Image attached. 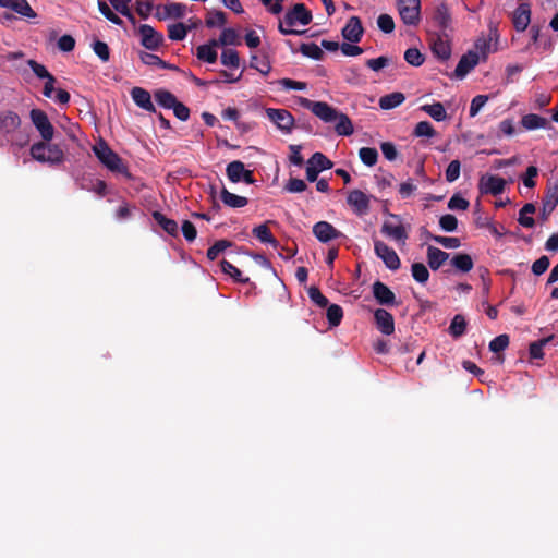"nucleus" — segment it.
I'll use <instances>...</instances> for the list:
<instances>
[{
  "label": "nucleus",
  "instance_id": "c03bdc74",
  "mask_svg": "<svg viewBox=\"0 0 558 558\" xmlns=\"http://www.w3.org/2000/svg\"><path fill=\"white\" fill-rule=\"evenodd\" d=\"M359 157L365 166L373 167L378 160V151L373 147H362L359 150Z\"/></svg>",
  "mask_w": 558,
  "mask_h": 558
},
{
  "label": "nucleus",
  "instance_id": "f704fd0d",
  "mask_svg": "<svg viewBox=\"0 0 558 558\" xmlns=\"http://www.w3.org/2000/svg\"><path fill=\"white\" fill-rule=\"evenodd\" d=\"M336 121L335 131L338 135L350 136L354 132L352 121L345 113L339 112V117Z\"/></svg>",
  "mask_w": 558,
  "mask_h": 558
},
{
  "label": "nucleus",
  "instance_id": "20e7f679",
  "mask_svg": "<svg viewBox=\"0 0 558 558\" xmlns=\"http://www.w3.org/2000/svg\"><path fill=\"white\" fill-rule=\"evenodd\" d=\"M397 8L405 25H418L421 21V0H397Z\"/></svg>",
  "mask_w": 558,
  "mask_h": 558
},
{
  "label": "nucleus",
  "instance_id": "0eeeda50",
  "mask_svg": "<svg viewBox=\"0 0 558 558\" xmlns=\"http://www.w3.org/2000/svg\"><path fill=\"white\" fill-rule=\"evenodd\" d=\"M267 118L286 134H290L294 126V117L287 109H266Z\"/></svg>",
  "mask_w": 558,
  "mask_h": 558
},
{
  "label": "nucleus",
  "instance_id": "c9c22d12",
  "mask_svg": "<svg viewBox=\"0 0 558 558\" xmlns=\"http://www.w3.org/2000/svg\"><path fill=\"white\" fill-rule=\"evenodd\" d=\"M222 272L229 275L234 281L240 283H248L250 278L243 277L242 272L239 268H236L232 263L222 259L220 263Z\"/></svg>",
  "mask_w": 558,
  "mask_h": 558
},
{
  "label": "nucleus",
  "instance_id": "aec40b11",
  "mask_svg": "<svg viewBox=\"0 0 558 558\" xmlns=\"http://www.w3.org/2000/svg\"><path fill=\"white\" fill-rule=\"evenodd\" d=\"M478 54L472 50L468 51L459 60L454 70V76L457 78H463L465 75L478 64Z\"/></svg>",
  "mask_w": 558,
  "mask_h": 558
},
{
  "label": "nucleus",
  "instance_id": "c85d7f7f",
  "mask_svg": "<svg viewBox=\"0 0 558 558\" xmlns=\"http://www.w3.org/2000/svg\"><path fill=\"white\" fill-rule=\"evenodd\" d=\"M521 125L525 130L545 129L549 125L548 120L535 113H527L522 117Z\"/></svg>",
  "mask_w": 558,
  "mask_h": 558
},
{
  "label": "nucleus",
  "instance_id": "f8f14e48",
  "mask_svg": "<svg viewBox=\"0 0 558 558\" xmlns=\"http://www.w3.org/2000/svg\"><path fill=\"white\" fill-rule=\"evenodd\" d=\"M141 44L148 50H157L163 44L161 33L155 31L150 25L143 24L138 27Z\"/></svg>",
  "mask_w": 558,
  "mask_h": 558
},
{
  "label": "nucleus",
  "instance_id": "8fccbe9b",
  "mask_svg": "<svg viewBox=\"0 0 558 558\" xmlns=\"http://www.w3.org/2000/svg\"><path fill=\"white\" fill-rule=\"evenodd\" d=\"M232 243L228 240H219L215 242L208 250H207V258L209 260H215L218 255L223 252L226 248L230 247Z\"/></svg>",
  "mask_w": 558,
  "mask_h": 558
},
{
  "label": "nucleus",
  "instance_id": "cd10ccee",
  "mask_svg": "<svg viewBox=\"0 0 558 558\" xmlns=\"http://www.w3.org/2000/svg\"><path fill=\"white\" fill-rule=\"evenodd\" d=\"M252 233L262 243L270 244L274 247H278V245H279V242L272 235L267 223L256 226L255 228H253Z\"/></svg>",
  "mask_w": 558,
  "mask_h": 558
},
{
  "label": "nucleus",
  "instance_id": "dca6fc26",
  "mask_svg": "<svg viewBox=\"0 0 558 558\" xmlns=\"http://www.w3.org/2000/svg\"><path fill=\"white\" fill-rule=\"evenodd\" d=\"M506 186V180L497 175H483L480 180V191L483 194L497 196Z\"/></svg>",
  "mask_w": 558,
  "mask_h": 558
},
{
  "label": "nucleus",
  "instance_id": "423d86ee",
  "mask_svg": "<svg viewBox=\"0 0 558 558\" xmlns=\"http://www.w3.org/2000/svg\"><path fill=\"white\" fill-rule=\"evenodd\" d=\"M374 252L378 258H380L386 267L390 270H398L401 266L400 258L396 251L388 246L385 242L380 240L374 241Z\"/></svg>",
  "mask_w": 558,
  "mask_h": 558
},
{
  "label": "nucleus",
  "instance_id": "bb28decb",
  "mask_svg": "<svg viewBox=\"0 0 558 558\" xmlns=\"http://www.w3.org/2000/svg\"><path fill=\"white\" fill-rule=\"evenodd\" d=\"M220 198L226 206L231 208H242L248 204V199L246 197L235 195L229 192L226 187H222Z\"/></svg>",
  "mask_w": 558,
  "mask_h": 558
},
{
  "label": "nucleus",
  "instance_id": "7c9ffc66",
  "mask_svg": "<svg viewBox=\"0 0 558 558\" xmlns=\"http://www.w3.org/2000/svg\"><path fill=\"white\" fill-rule=\"evenodd\" d=\"M545 211H554L558 205V183L549 184L543 197Z\"/></svg>",
  "mask_w": 558,
  "mask_h": 558
},
{
  "label": "nucleus",
  "instance_id": "b1692460",
  "mask_svg": "<svg viewBox=\"0 0 558 558\" xmlns=\"http://www.w3.org/2000/svg\"><path fill=\"white\" fill-rule=\"evenodd\" d=\"M449 258V254L435 246L427 248V263L432 270H438Z\"/></svg>",
  "mask_w": 558,
  "mask_h": 558
},
{
  "label": "nucleus",
  "instance_id": "4d7b16f0",
  "mask_svg": "<svg viewBox=\"0 0 558 558\" xmlns=\"http://www.w3.org/2000/svg\"><path fill=\"white\" fill-rule=\"evenodd\" d=\"M404 60L413 66H420L423 64L425 58L421 51L416 48H409L404 52Z\"/></svg>",
  "mask_w": 558,
  "mask_h": 558
},
{
  "label": "nucleus",
  "instance_id": "473e14b6",
  "mask_svg": "<svg viewBox=\"0 0 558 558\" xmlns=\"http://www.w3.org/2000/svg\"><path fill=\"white\" fill-rule=\"evenodd\" d=\"M405 97L402 93L395 92L380 97L379 107L384 110L393 109L404 101Z\"/></svg>",
  "mask_w": 558,
  "mask_h": 558
},
{
  "label": "nucleus",
  "instance_id": "0e129e2a",
  "mask_svg": "<svg viewBox=\"0 0 558 558\" xmlns=\"http://www.w3.org/2000/svg\"><path fill=\"white\" fill-rule=\"evenodd\" d=\"M307 189L306 183L302 179L290 178L284 185V190L289 193H301Z\"/></svg>",
  "mask_w": 558,
  "mask_h": 558
},
{
  "label": "nucleus",
  "instance_id": "e433bc0d",
  "mask_svg": "<svg viewBox=\"0 0 558 558\" xmlns=\"http://www.w3.org/2000/svg\"><path fill=\"white\" fill-rule=\"evenodd\" d=\"M421 110L430 116L435 121L440 122L447 119V113L441 102H434L432 105H423Z\"/></svg>",
  "mask_w": 558,
  "mask_h": 558
},
{
  "label": "nucleus",
  "instance_id": "603ef678",
  "mask_svg": "<svg viewBox=\"0 0 558 558\" xmlns=\"http://www.w3.org/2000/svg\"><path fill=\"white\" fill-rule=\"evenodd\" d=\"M218 45H240L239 35L233 28H225L219 37Z\"/></svg>",
  "mask_w": 558,
  "mask_h": 558
},
{
  "label": "nucleus",
  "instance_id": "6ab92c4d",
  "mask_svg": "<svg viewBox=\"0 0 558 558\" xmlns=\"http://www.w3.org/2000/svg\"><path fill=\"white\" fill-rule=\"evenodd\" d=\"M374 318L377 329L386 335L390 336L395 331V319L393 316L385 308H377L374 312Z\"/></svg>",
  "mask_w": 558,
  "mask_h": 558
},
{
  "label": "nucleus",
  "instance_id": "4c0bfd02",
  "mask_svg": "<svg viewBox=\"0 0 558 558\" xmlns=\"http://www.w3.org/2000/svg\"><path fill=\"white\" fill-rule=\"evenodd\" d=\"M466 331V320L463 315L457 314L452 318L450 326H449V333L453 338H460L463 336Z\"/></svg>",
  "mask_w": 558,
  "mask_h": 558
},
{
  "label": "nucleus",
  "instance_id": "9b49d317",
  "mask_svg": "<svg viewBox=\"0 0 558 558\" xmlns=\"http://www.w3.org/2000/svg\"><path fill=\"white\" fill-rule=\"evenodd\" d=\"M0 7L12 10L21 19L28 22L37 17V13L27 0H0Z\"/></svg>",
  "mask_w": 558,
  "mask_h": 558
},
{
  "label": "nucleus",
  "instance_id": "393cba45",
  "mask_svg": "<svg viewBox=\"0 0 558 558\" xmlns=\"http://www.w3.org/2000/svg\"><path fill=\"white\" fill-rule=\"evenodd\" d=\"M216 46H218V41L215 39L210 40L208 44L198 46L196 52L197 58L207 63H215L218 57L215 49Z\"/></svg>",
  "mask_w": 558,
  "mask_h": 558
},
{
  "label": "nucleus",
  "instance_id": "3c124183",
  "mask_svg": "<svg viewBox=\"0 0 558 558\" xmlns=\"http://www.w3.org/2000/svg\"><path fill=\"white\" fill-rule=\"evenodd\" d=\"M98 9L100 13L111 23L122 25L123 21L111 10L105 0H98Z\"/></svg>",
  "mask_w": 558,
  "mask_h": 558
},
{
  "label": "nucleus",
  "instance_id": "5fc2aeb1",
  "mask_svg": "<svg viewBox=\"0 0 558 558\" xmlns=\"http://www.w3.org/2000/svg\"><path fill=\"white\" fill-rule=\"evenodd\" d=\"M93 51L95 54L102 61L108 62L110 59V49L109 46L101 40H95L92 45Z\"/></svg>",
  "mask_w": 558,
  "mask_h": 558
},
{
  "label": "nucleus",
  "instance_id": "412c9836",
  "mask_svg": "<svg viewBox=\"0 0 558 558\" xmlns=\"http://www.w3.org/2000/svg\"><path fill=\"white\" fill-rule=\"evenodd\" d=\"M131 97L133 101L140 108L148 111V112H156V107L151 101V96L148 90H146L143 87H133L131 89Z\"/></svg>",
  "mask_w": 558,
  "mask_h": 558
},
{
  "label": "nucleus",
  "instance_id": "a18cd8bd",
  "mask_svg": "<svg viewBox=\"0 0 558 558\" xmlns=\"http://www.w3.org/2000/svg\"><path fill=\"white\" fill-rule=\"evenodd\" d=\"M307 163H313L316 168H319L320 172L324 170H329L333 167V162L319 151L314 153L307 160Z\"/></svg>",
  "mask_w": 558,
  "mask_h": 558
},
{
  "label": "nucleus",
  "instance_id": "49530a36",
  "mask_svg": "<svg viewBox=\"0 0 558 558\" xmlns=\"http://www.w3.org/2000/svg\"><path fill=\"white\" fill-rule=\"evenodd\" d=\"M412 277L418 283H426L429 278V271L423 263H413L411 266Z\"/></svg>",
  "mask_w": 558,
  "mask_h": 558
},
{
  "label": "nucleus",
  "instance_id": "4be33fe9",
  "mask_svg": "<svg viewBox=\"0 0 558 558\" xmlns=\"http://www.w3.org/2000/svg\"><path fill=\"white\" fill-rule=\"evenodd\" d=\"M21 125V118L14 111H3L0 113V131L10 134Z\"/></svg>",
  "mask_w": 558,
  "mask_h": 558
},
{
  "label": "nucleus",
  "instance_id": "e2e57ef3",
  "mask_svg": "<svg viewBox=\"0 0 558 558\" xmlns=\"http://www.w3.org/2000/svg\"><path fill=\"white\" fill-rule=\"evenodd\" d=\"M439 226L446 232H453L458 227V219L451 214H446L440 217Z\"/></svg>",
  "mask_w": 558,
  "mask_h": 558
},
{
  "label": "nucleus",
  "instance_id": "f03ea898",
  "mask_svg": "<svg viewBox=\"0 0 558 558\" xmlns=\"http://www.w3.org/2000/svg\"><path fill=\"white\" fill-rule=\"evenodd\" d=\"M93 151L99 161L110 171L119 173L126 172V167L122 163V159L109 147L105 140L100 138L99 142L93 146Z\"/></svg>",
  "mask_w": 558,
  "mask_h": 558
},
{
  "label": "nucleus",
  "instance_id": "69168bd1",
  "mask_svg": "<svg viewBox=\"0 0 558 558\" xmlns=\"http://www.w3.org/2000/svg\"><path fill=\"white\" fill-rule=\"evenodd\" d=\"M461 163L459 160H452L446 169V180L449 183L457 181L460 177Z\"/></svg>",
  "mask_w": 558,
  "mask_h": 558
},
{
  "label": "nucleus",
  "instance_id": "1a4fd4ad",
  "mask_svg": "<svg viewBox=\"0 0 558 558\" xmlns=\"http://www.w3.org/2000/svg\"><path fill=\"white\" fill-rule=\"evenodd\" d=\"M226 173L228 179L233 183L243 181L246 184H253L255 182L253 171L245 169L244 163L240 160L228 163Z\"/></svg>",
  "mask_w": 558,
  "mask_h": 558
},
{
  "label": "nucleus",
  "instance_id": "a211bd4d",
  "mask_svg": "<svg viewBox=\"0 0 558 558\" xmlns=\"http://www.w3.org/2000/svg\"><path fill=\"white\" fill-rule=\"evenodd\" d=\"M344 39L350 43H359L364 34L361 19L359 16H351L341 31Z\"/></svg>",
  "mask_w": 558,
  "mask_h": 558
},
{
  "label": "nucleus",
  "instance_id": "5701e85b",
  "mask_svg": "<svg viewBox=\"0 0 558 558\" xmlns=\"http://www.w3.org/2000/svg\"><path fill=\"white\" fill-rule=\"evenodd\" d=\"M444 35H437L435 39H433L430 49L433 53L441 61H446L451 56V46L448 39H444Z\"/></svg>",
  "mask_w": 558,
  "mask_h": 558
},
{
  "label": "nucleus",
  "instance_id": "9d476101",
  "mask_svg": "<svg viewBox=\"0 0 558 558\" xmlns=\"http://www.w3.org/2000/svg\"><path fill=\"white\" fill-rule=\"evenodd\" d=\"M347 203L355 215L365 216L369 211L371 196L361 190H352L348 193Z\"/></svg>",
  "mask_w": 558,
  "mask_h": 558
},
{
  "label": "nucleus",
  "instance_id": "2eb2a0df",
  "mask_svg": "<svg viewBox=\"0 0 558 558\" xmlns=\"http://www.w3.org/2000/svg\"><path fill=\"white\" fill-rule=\"evenodd\" d=\"M313 234L322 243H327L343 235L341 231L327 221L316 222L313 226Z\"/></svg>",
  "mask_w": 558,
  "mask_h": 558
},
{
  "label": "nucleus",
  "instance_id": "37998d69",
  "mask_svg": "<svg viewBox=\"0 0 558 558\" xmlns=\"http://www.w3.org/2000/svg\"><path fill=\"white\" fill-rule=\"evenodd\" d=\"M326 316L329 325L331 327H337L343 318V310L338 304H331L327 307Z\"/></svg>",
  "mask_w": 558,
  "mask_h": 558
},
{
  "label": "nucleus",
  "instance_id": "864d4df0",
  "mask_svg": "<svg viewBox=\"0 0 558 558\" xmlns=\"http://www.w3.org/2000/svg\"><path fill=\"white\" fill-rule=\"evenodd\" d=\"M413 134L417 137H434L436 135V131L430 122L421 121L415 125Z\"/></svg>",
  "mask_w": 558,
  "mask_h": 558
},
{
  "label": "nucleus",
  "instance_id": "774afa93",
  "mask_svg": "<svg viewBox=\"0 0 558 558\" xmlns=\"http://www.w3.org/2000/svg\"><path fill=\"white\" fill-rule=\"evenodd\" d=\"M308 296L319 307L328 306V299L320 292L317 287H311L308 289Z\"/></svg>",
  "mask_w": 558,
  "mask_h": 558
},
{
  "label": "nucleus",
  "instance_id": "09e8293b",
  "mask_svg": "<svg viewBox=\"0 0 558 558\" xmlns=\"http://www.w3.org/2000/svg\"><path fill=\"white\" fill-rule=\"evenodd\" d=\"M227 22V15L223 11H210L207 13L205 24L207 27L213 28L216 26H223Z\"/></svg>",
  "mask_w": 558,
  "mask_h": 558
},
{
  "label": "nucleus",
  "instance_id": "a878e982",
  "mask_svg": "<svg viewBox=\"0 0 558 558\" xmlns=\"http://www.w3.org/2000/svg\"><path fill=\"white\" fill-rule=\"evenodd\" d=\"M153 218L169 235L178 236L179 227L175 220L167 218L160 211H154Z\"/></svg>",
  "mask_w": 558,
  "mask_h": 558
},
{
  "label": "nucleus",
  "instance_id": "79ce46f5",
  "mask_svg": "<svg viewBox=\"0 0 558 558\" xmlns=\"http://www.w3.org/2000/svg\"><path fill=\"white\" fill-rule=\"evenodd\" d=\"M300 51L303 56L311 58L313 60H322L324 57V52L319 46L315 43L301 44Z\"/></svg>",
  "mask_w": 558,
  "mask_h": 558
},
{
  "label": "nucleus",
  "instance_id": "a19ab883",
  "mask_svg": "<svg viewBox=\"0 0 558 558\" xmlns=\"http://www.w3.org/2000/svg\"><path fill=\"white\" fill-rule=\"evenodd\" d=\"M220 61L225 66L238 69L240 66L239 52L234 49L227 48L221 52Z\"/></svg>",
  "mask_w": 558,
  "mask_h": 558
},
{
  "label": "nucleus",
  "instance_id": "680f3d73",
  "mask_svg": "<svg viewBox=\"0 0 558 558\" xmlns=\"http://www.w3.org/2000/svg\"><path fill=\"white\" fill-rule=\"evenodd\" d=\"M469 205V201L462 197L460 194L452 195L448 202V208L450 210H466Z\"/></svg>",
  "mask_w": 558,
  "mask_h": 558
},
{
  "label": "nucleus",
  "instance_id": "338daca9",
  "mask_svg": "<svg viewBox=\"0 0 558 558\" xmlns=\"http://www.w3.org/2000/svg\"><path fill=\"white\" fill-rule=\"evenodd\" d=\"M549 265V258L546 255H543L532 264L531 269L535 276H541L548 269Z\"/></svg>",
  "mask_w": 558,
  "mask_h": 558
},
{
  "label": "nucleus",
  "instance_id": "bf43d9fd",
  "mask_svg": "<svg viewBox=\"0 0 558 558\" xmlns=\"http://www.w3.org/2000/svg\"><path fill=\"white\" fill-rule=\"evenodd\" d=\"M27 65L31 68L33 73L41 80H48L49 76H53L44 64L38 63L37 61L29 59L27 61Z\"/></svg>",
  "mask_w": 558,
  "mask_h": 558
},
{
  "label": "nucleus",
  "instance_id": "7ed1b4c3",
  "mask_svg": "<svg viewBox=\"0 0 558 558\" xmlns=\"http://www.w3.org/2000/svg\"><path fill=\"white\" fill-rule=\"evenodd\" d=\"M298 104L311 110L317 118L326 123L335 122L339 117V111L325 101H313L305 97H298Z\"/></svg>",
  "mask_w": 558,
  "mask_h": 558
},
{
  "label": "nucleus",
  "instance_id": "13d9d810",
  "mask_svg": "<svg viewBox=\"0 0 558 558\" xmlns=\"http://www.w3.org/2000/svg\"><path fill=\"white\" fill-rule=\"evenodd\" d=\"M250 66L257 70L263 75H267L271 70L270 62L267 58L258 60L257 56L255 54L251 57Z\"/></svg>",
  "mask_w": 558,
  "mask_h": 558
},
{
  "label": "nucleus",
  "instance_id": "39448f33",
  "mask_svg": "<svg viewBox=\"0 0 558 558\" xmlns=\"http://www.w3.org/2000/svg\"><path fill=\"white\" fill-rule=\"evenodd\" d=\"M29 118L33 125L39 132L41 141H51L53 138L54 128L45 111L34 108L29 112Z\"/></svg>",
  "mask_w": 558,
  "mask_h": 558
},
{
  "label": "nucleus",
  "instance_id": "2f4dec72",
  "mask_svg": "<svg viewBox=\"0 0 558 558\" xmlns=\"http://www.w3.org/2000/svg\"><path fill=\"white\" fill-rule=\"evenodd\" d=\"M154 97L157 104L166 109H172L179 102L177 97L166 89H157Z\"/></svg>",
  "mask_w": 558,
  "mask_h": 558
},
{
  "label": "nucleus",
  "instance_id": "052dcab7",
  "mask_svg": "<svg viewBox=\"0 0 558 558\" xmlns=\"http://www.w3.org/2000/svg\"><path fill=\"white\" fill-rule=\"evenodd\" d=\"M377 26L378 28L386 33V34H390L393 32L395 29V22H393V19L391 17V15L389 14H380L378 17H377Z\"/></svg>",
  "mask_w": 558,
  "mask_h": 558
},
{
  "label": "nucleus",
  "instance_id": "ddd939ff",
  "mask_svg": "<svg viewBox=\"0 0 558 558\" xmlns=\"http://www.w3.org/2000/svg\"><path fill=\"white\" fill-rule=\"evenodd\" d=\"M531 5L527 2L520 3L512 13V24L517 32H524L531 23Z\"/></svg>",
  "mask_w": 558,
  "mask_h": 558
},
{
  "label": "nucleus",
  "instance_id": "de8ad7c7",
  "mask_svg": "<svg viewBox=\"0 0 558 558\" xmlns=\"http://www.w3.org/2000/svg\"><path fill=\"white\" fill-rule=\"evenodd\" d=\"M187 32V26L181 22L168 25V37L171 40H183L186 37Z\"/></svg>",
  "mask_w": 558,
  "mask_h": 558
},
{
  "label": "nucleus",
  "instance_id": "f257e3e1",
  "mask_svg": "<svg viewBox=\"0 0 558 558\" xmlns=\"http://www.w3.org/2000/svg\"><path fill=\"white\" fill-rule=\"evenodd\" d=\"M29 154L33 159L50 166H59L64 159V151L58 144L50 141H39L31 146Z\"/></svg>",
  "mask_w": 558,
  "mask_h": 558
},
{
  "label": "nucleus",
  "instance_id": "6e6552de",
  "mask_svg": "<svg viewBox=\"0 0 558 558\" xmlns=\"http://www.w3.org/2000/svg\"><path fill=\"white\" fill-rule=\"evenodd\" d=\"M283 17L289 27H293L296 23L308 25L313 20L312 12L304 3H295L292 9L286 12Z\"/></svg>",
  "mask_w": 558,
  "mask_h": 558
},
{
  "label": "nucleus",
  "instance_id": "4468645a",
  "mask_svg": "<svg viewBox=\"0 0 558 558\" xmlns=\"http://www.w3.org/2000/svg\"><path fill=\"white\" fill-rule=\"evenodd\" d=\"M432 19L434 24L441 31V34L447 37L446 32L450 28L452 17L445 2H440L435 7Z\"/></svg>",
  "mask_w": 558,
  "mask_h": 558
},
{
  "label": "nucleus",
  "instance_id": "ea45409f",
  "mask_svg": "<svg viewBox=\"0 0 558 558\" xmlns=\"http://www.w3.org/2000/svg\"><path fill=\"white\" fill-rule=\"evenodd\" d=\"M554 338H555V336L550 335L548 337L542 338L537 341L530 343V347H529L530 357L531 359H543L544 357V352H543L544 347L547 343H549Z\"/></svg>",
  "mask_w": 558,
  "mask_h": 558
},
{
  "label": "nucleus",
  "instance_id": "f3484780",
  "mask_svg": "<svg viewBox=\"0 0 558 558\" xmlns=\"http://www.w3.org/2000/svg\"><path fill=\"white\" fill-rule=\"evenodd\" d=\"M373 295L380 305L393 306L397 305L396 294L384 282L375 281L373 283Z\"/></svg>",
  "mask_w": 558,
  "mask_h": 558
},
{
  "label": "nucleus",
  "instance_id": "72a5a7b5",
  "mask_svg": "<svg viewBox=\"0 0 558 558\" xmlns=\"http://www.w3.org/2000/svg\"><path fill=\"white\" fill-rule=\"evenodd\" d=\"M451 265L462 272H469L472 270L474 263L469 254L459 253L451 258Z\"/></svg>",
  "mask_w": 558,
  "mask_h": 558
},
{
  "label": "nucleus",
  "instance_id": "58836bf2",
  "mask_svg": "<svg viewBox=\"0 0 558 558\" xmlns=\"http://www.w3.org/2000/svg\"><path fill=\"white\" fill-rule=\"evenodd\" d=\"M493 38L498 39L497 29H490V35L488 38L482 36L476 39L475 48L481 52L483 59H486L487 54L490 52V44Z\"/></svg>",
  "mask_w": 558,
  "mask_h": 558
},
{
  "label": "nucleus",
  "instance_id": "c756f323",
  "mask_svg": "<svg viewBox=\"0 0 558 558\" xmlns=\"http://www.w3.org/2000/svg\"><path fill=\"white\" fill-rule=\"evenodd\" d=\"M381 233L387 236L392 238L396 241L404 242L408 239V233L405 228L402 225L393 226L387 221H385L381 226Z\"/></svg>",
  "mask_w": 558,
  "mask_h": 558
},
{
  "label": "nucleus",
  "instance_id": "6e6d98bb",
  "mask_svg": "<svg viewBox=\"0 0 558 558\" xmlns=\"http://www.w3.org/2000/svg\"><path fill=\"white\" fill-rule=\"evenodd\" d=\"M509 342L510 339L508 335H499L489 342V350L494 353L502 352L508 348Z\"/></svg>",
  "mask_w": 558,
  "mask_h": 558
}]
</instances>
